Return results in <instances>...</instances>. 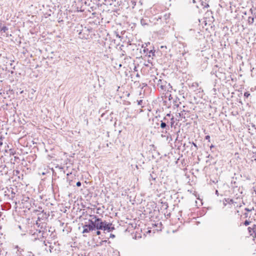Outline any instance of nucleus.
Wrapping results in <instances>:
<instances>
[{
    "mask_svg": "<svg viewBox=\"0 0 256 256\" xmlns=\"http://www.w3.org/2000/svg\"><path fill=\"white\" fill-rule=\"evenodd\" d=\"M254 160L256 161V156L254 158Z\"/></svg>",
    "mask_w": 256,
    "mask_h": 256,
    "instance_id": "obj_40",
    "label": "nucleus"
},
{
    "mask_svg": "<svg viewBox=\"0 0 256 256\" xmlns=\"http://www.w3.org/2000/svg\"><path fill=\"white\" fill-rule=\"evenodd\" d=\"M161 121H162V122H166V123L170 125L171 126V127H172L174 123V116H172L171 118H170V120H169L168 118H167V116H164V118H163V120H162Z\"/></svg>",
    "mask_w": 256,
    "mask_h": 256,
    "instance_id": "obj_6",
    "label": "nucleus"
},
{
    "mask_svg": "<svg viewBox=\"0 0 256 256\" xmlns=\"http://www.w3.org/2000/svg\"><path fill=\"white\" fill-rule=\"evenodd\" d=\"M104 242V243H106L107 242V240H102V242H101V244H102Z\"/></svg>",
    "mask_w": 256,
    "mask_h": 256,
    "instance_id": "obj_23",
    "label": "nucleus"
},
{
    "mask_svg": "<svg viewBox=\"0 0 256 256\" xmlns=\"http://www.w3.org/2000/svg\"><path fill=\"white\" fill-rule=\"evenodd\" d=\"M44 244L45 246H46V241H44Z\"/></svg>",
    "mask_w": 256,
    "mask_h": 256,
    "instance_id": "obj_34",
    "label": "nucleus"
},
{
    "mask_svg": "<svg viewBox=\"0 0 256 256\" xmlns=\"http://www.w3.org/2000/svg\"><path fill=\"white\" fill-rule=\"evenodd\" d=\"M2 145V142L0 140V146Z\"/></svg>",
    "mask_w": 256,
    "mask_h": 256,
    "instance_id": "obj_32",
    "label": "nucleus"
},
{
    "mask_svg": "<svg viewBox=\"0 0 256 256\" xmlns=\"http://www.w3.org/2000/svg\"><path fill=\"white\" fill-rule=\"evenodd\" d=\"M81 185H82V184H81V182H80V181L76 183V186H78V187H79V186H81Z\"/></svg>",
    "mask_w": 256,
    "mask_h": 256,
    "instance_id": "obj_16",
    "label": "nucleus"
},
{
    "mask_svg": "<svg viewBox=\"0 0 256 256\" xmlns=\"http://www.w3.org/2000/svg\"><path fill=\"white\" fill-rule=\"evenodd\" d=\"M90 216L92 217V219L89 220V224L93 226L94 228V226L95 225V223H96V218H98V217H97L96 216L93 215Z\"/></svg>",
    "mask_w": 256,
    "mask_h": 256,
    "instance_id": "obj_8",
    "label": "nucleus"
},
{
    "mask_svg": "<svg viewBox=\"0 0 256 256\" xmlns=\"http://www.w3.org/2000/svg\"><path fill=\"white\" fill-rule=\"evenodd\" d=\"M38 232H39V234H40L41 233V231L40 230Z\"/></svg>",
    "mask_w": 256,
    "mask_h": 256,
    "instance_id": "obj_42",
    "label": "nucleus"
},
{
    "mask_svg": "<svg viewBox=\"0 0 256 256\" xmlns=\"http://www.w3.org/2000/svg\"><path fill=\"white\" fill-rule=\"evenodd\" d=\"M255 9L256 10V5Z\"/></svg>",
    "mask_w": 256,
    "mask_h": 256,
    "instance_id": "obj_44",
    "label": "nucleus"
},
{
    "mask_svg": "<svg viewBox=\"0 0 256 256\" xmlns=\"http://www.w3.org/2000/svg\"><path fill=\"white\" fill-rule=\"evenodd\" d=\"M44 233L43 232L42 233V236L43 238L45 236H44Z\"/></svg>",
    "mask_w": 256,
    "mask_h": 256,
    "instance_id": "obj_31",
    "label": "nucleus"
},
{
    "mask_svg": "<svg viewBox=\"0 0 256 256\" xmlns=\"http://www.w3.org/2000/svg\"><path fill=\"white\" fill-rule=\"evenodd\" d=\"M250 96V94L248 92H245L244 93V96L248 98Z\"/></svg>",
    "mask_w": 256,
    "mask_h": 256,
    "instance_id": "obj_14",
    "label": "nucleus"
},
{
    "mask_svg": "<svg viewBox=\"0 0 256 256\" xmlns=\"http://www.w3.org/2000/svg\"><path fill=\"white\" fill-rule=\"evenodd\" d=\"M226 202H227L230 203V202L227 201V200H226Z\"/></svg>",
    "mask_w": 256,
    "mask_h": 256,
    "instance_id": "obj_38",
    "label": "nucleus"
},
{
    "mask_svg": "<svg viewBox=\"0 0 256 256\" xmlns=\"http://www.w3.org/2000/svg\"><path fill=\"white\" fill-rule=\"evenodd\" d=\"M205 138L206 140H208V141H210V136L209 135H208V136H206V137H205Z\"/></svg>",
    "mask_w": 256,
    "mask_h": 256,
    "instance_id": "obj_18",
    "label": "nucleus"
},
{
    "mask_svg": "<svg viewBox=\"0 0 256 256\" xmlns=\"http://www.w3.org/2000/svg\"><path fill=\"white\" fill-rule=\"evenodd\" d=\"M150 53H152V55L154 56V52H152V50H150Z\"/></svg>",
    "mask_w": 256,
    "mask_h": 256,
    "instance_id": "obj_28",
    "label": "nucleus"
},
{
    "mask_svg": "<svg viewBox=\"0 0 256 256\" xmlns=\"http://www.w3.org/2000/svg\"><path fill=\"white\" fill-rule=\"evenodd\" d=\"M83 231L82 233H88L91 231H92L94 230V228L91 225H90L89 224H85L83 226Z\"/></svg>",
    "mask_w": 256,
    "mask_h": 256,
    "instance_id": "obj_5",
    "label": "nucleus"
},
{
    "mask_svg": "<svg viewBox=\"0 0 256 256\" xmlns=\"http://www.w3.org/2000/svg\"><path fill=\"white\" fill-rule=\"evenodd\" d=\"M202 5H203L204 6L205 4H203V2H202Z\"/></svg>",
    "mask_w": 256,
    "mask_h": 256,
    "instance_id": "obj_39",
    "label": "nucleus"
},
{
    "mask_svg": "<svg viewBox=\"0 0 256 256\" xmlns=\"http://www.w3.org/2000/svg\"><path fill=\"white\" fill-rule=\"evenodd\" d=\"M204 6L205 8H208V7H209L210 6H209L208 4H206Z\"/></svg>",
    "mask_w": 256,
    "mask_h": 256,
    "instance_id": "obj_24",
    "label": "nucleus"
},
{
    "mask_svg": "<svg viewBox=\"0 0 256 256\" xmlns=\"http://www.w3.org/2000/svg\"><path fill=\"white\" fill-rule=\"evenodd\" d=\"M245 210L247 211V212H250V211L251 210L248 209V208H245Z\"/></svg>",
    "mask_w": 256,
    "mask_h": 256,
    "instance_id": "obj_26",
    "label": "nucleus"
},
{
    "mask_svg": "<svg viewBox=\"0 0 256 256\" xmlns=\"http://www.w3.org/2000/svg\"><path fill=\"white\" fill-rule=\"evenodd\" d=\"M230 202H233L232 200V199H231V200H230Z\"/></svg>",
    "mask_w": 256,
    "mask_h": 256,
    "instance_id": "obj_35",
    "label": "nucleus"
},
{
    "mask_svg": "<svg viewBox=\"0 0 256 256\" xmlns=\"http://www.w3.org/2000/svg\"><path fill=\"white\" fill-rule=\"evenodd\" d=\"M214 148V146H213L212 144L211 145V146H210V150L212 149V148Z\"/></svg>",
    "mask_w": 256,
    "mask_h": 256,
    "instance_id": "obj_30",
    "label": "nucleus"
},
{
    "mask_svg": "<svg viewBox=\"0 0 256 256\" xmlns=\"http://www.w3.org/2000/svg\"><path fill=\"white\" fill-rule=\"evenodd\" d=\"M138 105H141L142 103V100H138Z\"/></svg>",
    "mask_w": 256,
    "mask_h": 256,
    "instance_id": "obj_20",
    "label": "nucleus"
},
{
    "mask_svg": "<svg viewBox=\"0 0 256 256\" xmlns=\"http://www.w3.org/2000/svg\"><path fill=\"white\" fill-rule=\"evenodd\" d=\"M157 178L156 174L152 172V174H150L148 179L150 182L152 180L155 181Z\"/></svg>",
    "mask_w": 256,
    "mask_h": 256,
    "instance_id": "obj_9",
    "label": "nucleus"
},
{
    "mask_svg": "<svg viewBox=\"0 0 256 256\" xmlns=\"http://www.w3.org/2000/svg\"><path fill=\"white\" fill-rule=\"evenodd\" d=\"M136 0H130L128 4L130 6H131L132 8L136 5Z\"/></svg>",
    "mask_w": 256,
    "mask_h": 256,
    "instance_id": "obj_11",
    "label": "nucleus"
},
{
    "mask_svg": "<svg viewBox=\"0 0 256 256\" xmlns=\"http://www.w3.org/2000/svg\"><path fill=\"white\" fill-rule=\"evenodd\" d=\"M160 127L163 130L162 131V132L166 134L170 128V125L166 123V122H162V121H160Z\"/></svg>",
    "mask_w": 256,
    "mask_h": 256,
    "instance_id": "obj_3",
    "label": "nucleus"
},
{
    "mask_svg": "<svg viewBox=\"0 0 256 256\" xmlns=\"http://www.w3.org/2000/svg\"><path fill=\"white\" fill-rule=\"evenodd\" d=\"M226 202H227L230 203V202L227 201V200H226Z\"/></svg>",
    "mask_w": 256,
    "mask_h": 256,
    "instance_id": "obj_36",
    "label": "nucleus"
},
{
    "mask_svg": "<svg viewBox=\"0 0 256 256\" xmlns=\"http://www.w3.org/2000/svg\"><path fill=\"white\" fill-rule=\"evenodd\" d=\"M104 228H103L102 230H107L108 232H110L114 229V226H112V224L111 223H108L104 221Z\"/></svg>",
    "mask_w": 256,
    "mask_h": 256,
    "instance_id": "obj_4",
    "label": "nucleus"
},
{
    "mask_svg": "<svg viewBox=\"0 0 256 256\" xmlns=\"http://www.w3.org/2000/svg\"><path fill=\"white\" fill-rule=\"evenodd\" d=\"M154 81L162 90L169 91V89L172 88L170 83H168L166 81L161 79H158L156 77L154 79Z\"/></svg>",
    "mask_w": 256,
    "mask_h": 256,
    "instance_id": "obj_1",
    "label": "nucleus"
},
{
    "mask_svg": "<svg viewBox=\"0 0 256 256\" xmlns=\"http://www.w3.org/2000/svg\"><path fill=\"white\" fill-rule=\"evenodd\" d=\"M216 194H217L218 196V190H216Z\"/></svg>",
    "mask_w": 256,
    "mask_h": 256,
    "instance_id": "obj_29",
    "label": "nucleus"
},
{
    "mask_svg": "<svg viewBox=\"0 0 256 256\" xmlns=\"http://www.w3.org/2000/svg\"><path fill=\"white\" fill-rule=\"evenodd\" d=\"M250 224V222L248 220H246L244 222V224L246 226H247L248 225H249Z\"/></svg>",
    "mask_w": 256,
    "mask_h": 256,
    "instance_id": "obj_15",
    "label": "nucleus"
},
{
    "mask_svg": "<svg viewBox=\"0 0 256 256\" xmlns=\"http://www.w3.org/2000/svg\"><path fill=\"white\" fill-rule=\"evenodd\" d=\"M254 22V18L251 16L248 17V22L250 24H252Z\"/></svg>",
    "mask_w": 256,
    "mask_h": 256,
    "instance_id": "obj_13",
    "label": "nucleus"
},
{
    "mask_svg": "<svg viewBox=\"0 0 256 256\" xmlns=\"http://www.w3.org/2000/svg\"><path fill=\"white\" fill-rule=\"evenodd\" d=\"M136 76L137 77H140V74H136Z\"/></svg>",
    "mask_w": 256,
    "mask_h": 256,
    "instance_id": "obj_33",
    "label": "nucleus"
},
{
    "mask_svg": "<svg viewBox=\"0 0 256 256\" xmlns=\"http://www.w3.org/2000/svg\"><path fill=\"white\" fill-rule=\"evenodd\" d=\"M226 202H227L230 203V202L227 201V200H226Z\"/></svg>",
    "mask_w": 256,
    "mask_h": 256,
    "instance_id": "obj_37",
    "label": "nucleus"
},
{
    "mask_svg": "<svg viewBox=\"0 0 256 256\" xmlns=\"http://www.w3.org/2000/svg\"><path fill=\"white\" fill-rule=\"evenodd\" d=\"M171 116H171L170 114H166V116H167V118L169 117V118H170Z\"/></svg>",
    "mask_w": 256,
    "mask_h": 256,
    "instance_id": "obj_22",
    "label": "nucleus"
},
{
    "mask_svg": "<svg viewBox=\"0 0 256 256\" xmlns=\"http://www.w3.org/2000/svg\"><path fill=\"white\" fill-rule=\"evenodd\" d=\"M192 144L196 148V149L197 150L198 149V146H197L196 144V143H194V142H192Z\"/></svg>",
    "mask_w": 256,
    "mask_h": 256,
    "instance_id": "obj_19",
    "label": "nucleus"
},
{
    "mask_svg": "<svg viewBox=\"0 0 256 256\" xmlns=\"http://www.w3.org/2000/svg\"><path fill=\"white\" fill-rule=\"evenodd\" d=\"M244 215L245 216V218H247L248 216V214L247 213H245Z\"/></svg>",
    "mask_w": 256,
    "mask_h": 256,
    "instance_id": "obj_27",
    "label": "nucleus"
},
{
    "mask_svg": "<svg viewBox=\"0 0 256 256\" xmlns=\"http://www.w3.org/2000/svg\"><path fill=\"white\" fill-rule=\"evenodd\" d=\"M193 2H195V0H193Z\"/></svg>",
    "mask_w": 256,
    "mask_h": 256,
    "instance_id": "obj_43",
    "label": "nucleus"
},
{
    "mask_svg": "<svg viewBox=\"0 0 256 256\" xmlns=\"http://www.w3.org/2000/svg\"><path fill=\"white\" fill-rule=\"evenodd\" d=\"M148 21L149 20H148V19L142 18L140 20V24L144 26H147L148 25Z\"/></svg>",
    "mask_w": 256,
    "mask_h": 256,
    "instance_id": "obj_10",
    "label": "nucleus"
},
{
    "mask_svg": "<svg viewBox=\"0 0 256 256\" xmlns=\"http://www.w3.org/2000/svg\"><path fill=\"white\" fill-rule=\"evenodd\" d=\"M110 238H114L115 236L114 234H110Z\"/></svg>",
    "mask_w": 256,
    "mask_h": 256,
    "instance_id": "obj_25",
    "label": "nucleus"
},
{
    "mask_svg": "<svg viewBox=\"0 0 256 256\" xmlns=\"http://www.w3.org/2000/svg\"><path fill=\"white\" fill-rule=\"evenodd\" d=\"M8 30V28L6 26H2L0 31L2 32H3L6 33V32Z\"/></svg>",
    "mask_w": 256,
    "mask_h": 256,
    "instance_id": "obj_12",
    "label": "nucleus"
},
{
    "mask_svg": "<svg viewBox=\"0 0 256 256\" xmlns=\"http://www.w3.org/2000/svg\"><path fill=\"white\" fill-rule=\"evenodd\" d=\"M28 199H29L28 197H24V198H23L22 200L26 202L28 200Z\"/></svg>",
    "mask_w": 256,
    "mask_h": 256,
    "instance_id": "obj_17",
    "label": "nucleus"
},
{
    "mask_svg": "<svg viewBox=\"0 0 256 256\" xmlns=\"http://www.w3.org/2000/svg\"><path fill=\"white\" fill-rule=\"evenodd\" d=\"M96 234L97 235H100V234L101 232H100V231L97 230L96 232Z\"/></svg>",
    "mask_w": 256,
    "mask_h": 256,
    "instance_id": "obj_21",
    "label": "nucleus"
},
{
    "mask_svg": "<svg viewBox=\"0 0 256 256\" xmlns=\"http://www.w3.org/2000/svg\"><path fill=\"white\" fill-rule=\"evenodd\" d=\"M104 221L103 222L101 218H96V223H95L94 226V230L95 229L102 230L103 228H104Z\"/></svg>",
    "mask_w": 256,
    "mask_h": 256,
    "instance_id": "obj_2",
    "label": "nucleus"
},
{
    "mask_svg": "<svg viewBox=\"0 0 256 256\" xmlns=\"http://www.w3.org/2000/svg\"><path fill=\"white\" fill-rule=\"evenodd\" d=\"M0 94H1V92H0Z\"/></svg>",
    "mask_w": 256,
    "mask_h": 256,
    "instance_id": "obj_45",
    "label": "nucleus"
},
{
    "mask_svg": "<svg viewBox=\"0 0 256 256\" xmlns=\"http://www.w3.org/2000/svg\"><path fill=\"white\" fill-rule=\"evenodd\" d=\"M248 229L250 235L256 238V224H254L252 228L248 227Z\"/></svg>",
    "mask_w": 256,
    "mask_h": 256,
    "instance_id": "obj_7",
    "label": "nucleus"
},
{
    "mask_svg": "<svg viewBox=\"0 0 256 256\" xmlns=\"http://www.w3.org/2000/svg\"><path fill=\"white\" fill-rule=\"evenodd\" d=\"M119 66H120V67L122 66V64H120Z\"/></svg>",
    "mask_w": 256,
    "mask_h": 256,
    "instance_id": "obj_41",
    "label": "nucleus"
}]
</instances>
